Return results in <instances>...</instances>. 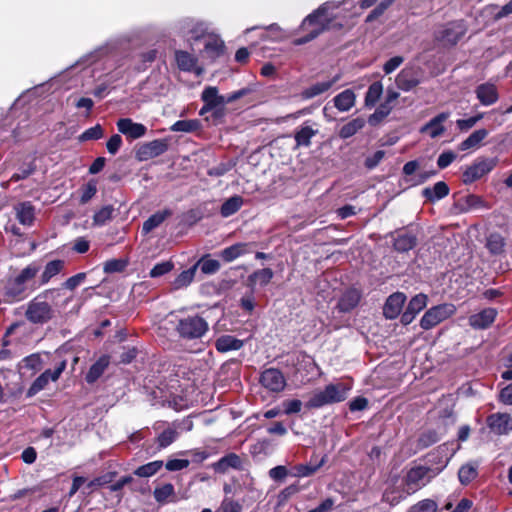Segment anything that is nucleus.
I'll use <instances>...</instances> for the list:
<instances>
[{
  "mask_svg": "<svg viewBox=\"0 0 512 512\" xmlns=\"http://www.w3.org/2000/svg\"><path fill=\"white\" fill-rule=\"evenodd\" d=\"M362 294L356 288L347 289L339 298L337 309L340 312L348 313L356 308L361 300Z\"/></svg>",
  "mask_w": 512,
  "mask_h": 512,
  "instance_id": "obj_21",
  "label": "nucleus"
},
{
  "mask_svg": "<svg viewBox=\"0 0 512 512\" xmlns=\"http://www.w3.org/2000/svg\"><path fill=\"white\" fill-rule=\"evenodd\" d=\"M348 388L343 383L328 384L315 393L305 404L308 409H318L325 405L339 403L347 398Z\"/></svg>",
  "mask_w": 512,
  "mask_h": 512,
  "instance_id": "obj_3",
  "label": "nucleus"
},
{
  "mask_svg": "<svg viewBox=\"0 0 512 512\" xmlns=\"http://www.w3.org/2000/svg\"><path fill=\"white\" fill-rule=\"evenodd\" d=\"M16 218L20 224L31 226L35 219V208L31 202H20L14 206Z\"/></svg>",
  "mask_w": 512,
  "mask_h": 512,
  "instance_id": "obj_28",
  "label": "nucleus"
},
{
  "mask_svg": "<svg viewBox=\"0 0 512 512\" xmlns=\"http://www.w3.org/2000/svg\"><path fill=\"white\" fill-rule=\"evenodd\" d=\"M356 101V95L351 89H346L333 98L334 106L341 112L349 111Z\"/></svg>",
  "mask_w": 512,
  "mask_h": 512,
  "instance_id": "obj_33",
  "label": "nucleus"
},
{
  "mask_svg": "<svg viewBox=\"0 0 512 512\" xmlns=\"http://www.w3.org/2000/svg\"><path fill=\"white\" fill-rule=\"evenodd\" d=\"M178 33L190 40L203 39L206 36V27L202 22L195 21L194 19H183L176 25Z\"/></svg>",
  "mask_w": 512,
  "mask_h": 512,
  "instance_id": "obj_11",
  "label": "nucleus"
},
{
  "mask_svg": "<svg viewBox=\"0 0 512 512\" xmlns=\"http://www.w3.org/2000/svg\"><path fill=\"white\" fill-rule=\"evenodd\" d=\"M442 468L433 469L427 466H415L408 470L404 477V483L408 493H414L421 489L434 478Z\"/></svg>",
  "mask_w": 512,
  "mask_h": 512,
  "instance_id": "obj_6",
  "label": "nucleus"
},
{
  "mask_svg": "<svg viewBox=\"0 0 512 512\" xmlns=\"http://www.w3.org/2000/svg\"><path fill=\"white\" fill-rule=\"evenodd\" d=\"M456 312V307L452 303H442L429 308L420 320V327L423 330H430L453 316Z\"/></svg>",
  "mask_w": 512,
  "mask_h": 512,
  "instance_id": "obj_7",
  "label": "nucleus"
},
{
  "mask_svg": "<svg viewBox=\"0 0 512 512\" xmlns=\"http://www.w3.org/2000/svg\"><path fill=\"white\" fill-rule=\"evenodd\" d=\"M194 266H196V270L200 268L204 274L210 275L217 272L220 269L221 264L215 259L202 257L194 264Z\"/></svg>",
  "mask_w": 512,
  "mask_h": 512,
  "instance_id": "obj_44",
  "label": "nucleus"
},
{
  "mask_svg": "<svg viewBox=\"0 0 512 512\" xmlns=\"http://www.w3.org/2000/svg\"><path fill=\"white\" fill-rule=\"evenodd\" d=\"M488 135L486 129H478L474 131L467 139L460 144L461 150L473 149L479 146L482 140Z\"/></svg>",
  "mask_w": 512,
  "mask_h": 512,
  "instance_id": "obj_42",
  "label": "nucleus"
},
{
  "mask_svg": "<svg viewBox=\"0 0 512 512\" xmlns=\"http://www.w3.org/2000/svg\"><path fill=\"white\" fill-rule=\"evenodd\" d=\"M395 0H382L366 17V22H373L380 17Z\"/></svg>",
  "mask_w": 512,
  "mask_h": 512,
  "instance_id": "obj_54",
  "label": "nucleus"
},
{
  "mask_svg": "<svg viewBox=\"0 0 512 512\" xmlns=\"http://www.w3.org/2000/svg\"><path fill=\"white\" fill-rule=\"evenodd\" d=\"M103 136V129L101 125L97 124L91 128L85 130L81 135H79L78 140L80 142H86L91 140H98Z\"/></svg>",
  "mask_w": 512,
  "mask_h": 512,
  "instance_id": "obj_51",
  "label": "nucleus"
},
{
  "mask_svg": "<svg viewBox=\"0 0 512 512\" xmlns=\"http://www.w3.org/2000/svg\"><path fill=\"white\" fill-rule=\"evenodd\" d=\"M172 215V210L164 209L152 214L147 220L144 221L142 232L144 234L150 233L155 228L159 227L168 217Z\"/></svg>",
  "mask_w": 512,
  "mask_h": 512,
  "instance_id": "obj_34",
  "label": "nucleus"
},
{
  "mask_svg": "<svg viewBox=\"0 0 512 512\" xmlns=\"http://www.w3.org/2000/svg\"><path fill=\"white\" fill-rule=\"evenodd\" d=\"M440 440L439 435L437 431L431 429L424 431L420 434V436L417 439V447L419 449H426L435 443H437Z\"/></svg>",
  "mask_w": 512,
  "mask_h": 512,
  "instance_id": "obj_47",
  "label": "nucleus"
},
{
  "mask_svg": "<svg viewBox=\"0 0 512 512\" xmlns=\"http://www.w3.org/2000/svg\"><path fill=\"white\" fill-rule=\"evenodd\" d=\"M243 205V198L239 195L226 199V217L236 213Z\"/></svg>",
  "mask_w": 512,
  "mask_h": 512,
  "instance_id": "obj_61",
  "label": "nucleus"
},
{
  "mask_svg": "<svg viewBox=\"0 0 512 512\" xmlns=\"http://www.w3.org/2000/svg\"><path fill=\"white\" fill-rule=\"evenodd\" d=\"M64 265L65 262L63 260H53L48 262L41 274V284H47L51 278L58 275L64 268Z\"/></svg>",
  "mask_w": 512,
  "mask_h": 512,
  "instance_id": "obj_39",
  "label": "nucleus"
},
{
  "mask_svg": "<svg viewBox=\"0 0 512 512\" xmlns=\"http://www.w3.org/2000/svg\"><path fill=\"white\" fill-rule=\"evenodd\" d=\"M450 188L444 181H439L433 186L425 187L422 190V196L429 203H435L449 195Z\"/></svg>",
  "mask_w": 512,
  "mask_h": 512,
  "instance_id": "obj_25",
  "label": "nucleus"
},
{
  "mask_svg": "<svg viewBox=\"0 0 512 512\" xmlns=\"http://www.w3.org/2000/svg\"><path fill=\"white\" fill-rule=\"evenodd\" d=\"M202 100L204 106L200 109L199 114L204 116L206 122L210 125H220L224 122V101L223 97L218 94L216 87H207L202 92Z\"/></svg>",
  "mask_w": 512,
  "mask_h": 512,
  "instance_id": "obj_2",
  "label": "nucleus"
},
{
  "mask_svg": "<svg viewBox=\"0 0 512 512\" xmlns=\"http://www.w3.org/2000/svg\"><path fill=\"white\" fill-rule=\"evenodd\" d=\"M332 3L326 2L316 9L313 13L309 14L302 22L301 29L307 31L308 34L304 37H300L294 40L295 45H303L326 30H330L335 27H341V24H334V15L330 12L334 9Z\"/></svg>",
  "mask_w": 512,
  "mask_h": 512,
  "instance_id": "obj_1",
  "label": "nucleus"
},
{
  "mask_svg": "<svg viewBox=\"0 0 512 512\" xmlns=\"http://www.w3.org/2000/svg\"><path fill=\"white\" fill-rule=\"evenodd\" d=\"M97 192V184L94 180L89 181L82 188V194L80 197V202L82 204L87 203Z\"/></svg>",
  "mask_w": 512,
  "mask_h": 512,
  "instance_id": "obj_62",
  "label": "nucleus"
},
{
  "mask_svg": "<svg viewBox=\"0 0 512 512\" xmlns=\"http://www.w3.org/2000/svg\"><path fill=\"white\" fill-rule=\"evenodd\" d=\"M383 93V85L381 82H374L372 83L365 96V104L366 106L372 107L374 106L377 101L379 100L380 96Z\"/></svg>",
  "mask_w": 512,
  "mask_h": 512,
  "instance_id": "obj_46",
  "label": "nucleus"
},
{
  "mask_svg": "<svg viewBox=\"0 0 512 512\" xmlns=\"http://www.w3.org/2000/svg\"><path fill=\"white\" fill-rule=\"evenodd\" d=\"M466 31L467 27L463 20L452 21L436 32L435 39L443 46H454L465 35Z\"/></svg>",
  "mask_w": 512,
  "mask_h": 512,
  "instance_id": "obj_8",
  "label": "nucleus"
},
{
  "mask_svg": "<svg viewBox=\"0 0 512 512\" xmlns=\"http://www.w3.org/2000/svg\"><path fill=\"white\" fill-rule=\"evenodd\" d=\"M324 464V459H322L319 464L315 466L307 465V464H299L295 466V476L298 477H308L313 475L322 465Z\"/></svg>",
  "mask_w": 512,
  "mask_h": 512,
  "instance_id": "obj_57",
  "label": "nucleus"
},
{
  "mask_svg": "<svg viewBox=\"0 0 512 512\" xmlns=\"http://www.w3.org/2000/svg\"><path fill=\"white\" fill-rule=\"evenodd\" d=\"M273 276L274 273L271 268L258 269L248 276L247 285L254 286L258 282L261 286H266Z\"/></svg>",
  "mask_w": 512,
  "mask_h": 512,
  "instance_id": "obj_37",
  "label": "nucleus"
},
{
  "mask_svg": "<svg viewBox=\"0 0 512 512\" xmlns=\"http://www.w3.org/2000/svg\"><path fill=\"white\" fill-rule=\"evenodd\" d=\"M163 466V461L155 460L139 466L134 470V475L138 477H151L155 475Z\"/></svg>",
  "mask_w": 512,
  "mask_h": 512,
  "instance_id": "obj_43",
  "label": "nucleus"
},
{
  "mask_svg": "<svg viewBox=\"0 0 512 512\" xmlns=\"http://www.w3.org/2000/svg\"><path fill=\"white\" fill-rule=\"evenodd\" d=\"M175 60L180 70L185 72H195L197 75L202 73V69L197 66V58L187 51L177 50Z\"/></svg>",
  "mask_w": 512,
  "mask_h": 512,
  "instance_id": "obj_24",
  "label": "nucleus"
},
{
  "mask_svg": "<svg viewBox=\"0 0 512 512\" xmlns=\"http://www.w3.org/2000/svg\"><path fill=\"white\" fill-rule=\"evenodd\" d=\"M27 287L20 282L16 277L8 280L5 286L4 296L9 303L18 302L26 298Z\"/></svg>",
  "mask_w": 512,
  "mask_h": 512,
  "instance_id": "obj_23",
  "label": "nucleus"
},
{
  "mask_svg": "<svg viewBox=\"0 0 512 512\" xmlns=\"http://www.w3.org/2000/svg\"><path fill=\"white\" fill-rule=\"evenodd\" d=\"M252 243H237L226 248V262L235 260L236 258L252 252Z\"/></svg>",
  "mask_w": 512,
  "mask_h": 512,
  "instance_id": "obj_40",
  "label": "nucleus"
},
{
  "mask_svg": "<svg viewBox=\"0 0 512 512\" xmlns=\"http://www.w3.org/2000/svg\"><path fill=\"white\" fill-rule=\"evenodd\" d=\"M196 266H192L189 269L182 271L173 281L172 287L175 290H179L187 287L193 281L196 274Z\"/></svg>",
  "mask_w": 512,
  "mask_h": 512,
  "instance_id": "obj_41",
  "label": "nucleus"
},
{
  "mask_svg": "<svg viewBox=\"0 0 512 512\" xmlns=\"http://www.w3.org/2000/svg\"><path fill=\"white\" fill-rule=\"evenodd\" d=\"M497 315V309L485 308L469 317V325L474 329H487L494 323Z\"/></svg>",
  "mask_w": 512,
  "mask_h": 512,
  "instance_id": "obj_17",
  "label": "nucleus"
},
{
  "mask_svg": "<svg viewBox=\"0 0 512 512\" xmlns=\"http://www.w3.org/2000/svg\"><path fill=\"white\" fill-rule=\"evenodd\" d=\"M168 149V144L165 140L156 139L143 144L139 148V155L141 157L155 158L163 154Z\"/></svg>",
  "mask_w": 512,
  "mask_h": 512,
  "instance_id": "obj_29",
  "label": "nucleus"
},
{
  "mask_svg": "<svg viewBox=\"0 0 512 512\" xmlns=\"http://www.w3.org/2000/svg\"><path fill=\"white\" fill-rule=\"evenodd\" d=\"M365 119L362 117H357L344 124L339 130V137L342 139H347L355 135L358 131H360L365 126Z\"/></svg>",
  "mask_w": 512,
  "mask_h": 512,
  "instance_id": "obj_38",
  "label": "nucleus"
},
{
  "mask_svg": "<svg viewBox=\"0 0 512 512\" xmlns=\"http://www.w3.org/2000/svg\"><path fill=\"white\" fill-rule=\"evenodd\" d=\"M506 242L504 237L497 232L489 234L486 240V248L491 255H501L505 251Z\"/></svg>",
  "mask_w": 512,
  "mask_h": 512,
  "instance_id": "obj_36",
  "label": "nucleus"
},
{
  "mask_svg": "<svg viewBox=\"0 0 512 512\" xmlns=\"http://www.w3.org/2000/svg\"><path fill=\"white\" fill-rule=\"evenodd\" d=\"M487 424L498 434H507L512 430V417L507 413H496L488 416Z\"/></svg>",
  "mask_w": 512,
  "mask_h": 512,
  "instance_id": "obj_22",
  "label": "nucleus"
},
{
  "mask_svg": "<svg viewBox=\"0 0 512 512\" xmlns=\"http://www.w3.org/2000/svg\"><path fill=\"white\" fill-rule=\"evenodd\" d=\"M114 49H116V42H114V41L108 42L105 46H102L99 49H97L93 54L87 56L85 59L80 60L76 65H83L84 63L88 62L90 59L94 60L97 57H100V56H103L105 54L112 52Z\"/></svg>",
  "mask_w": 512,
  "mask_h": 512,
  "instance_id": "obj_53",
  "label": "nucleus"
},
{
  "mask_svg": "<svg viewBox=\"0 0 512 512\" xmlns=\"http://www.w3.org/2000/svg\"><path fill=\"white\" fill-rule=\"evenodd\" d=\"M86 279V273L81 272L78 273L70 278H68L63 284V288L68 290H74L76 287H78L80 284L84 282Z\"/></svg>",
  "mask_w": 512,
  "mask_h": 512,
  "instance_id": "obj_64",
  "label": "nucleus"
},
{
  "mask_svg": "<svg viewBox=\"0 0 512 512\" xmlns=\"http://www.w3.org/2000/svg\"><path fill=\"white\" fill-rule=\"evenodd\" d=\"M475 93L477 99L484 106H490L496 103L499 98L496 86L491 83L480 84L477 86Z\"/></svg>",
  "mask_w": 512,
  "mask_h": 512,
  "instance_id": "obj_27",
  "label": "nucleus"
},
{
  "mask_svg": "<svg viewBox=\"0 0 512 512\" xmlns=\"http://www.w3.org/2000/svg\"><path fill=\"white\" fill-rule=\"evenodd\" d=\"M495 166V162H474L464 168L462 182L466 185L472 184L488 174Z\"/></svg>",
  "mask_w": 512,
  "mask_h": 512,
  "instance_id": "obj_14",
  "label": "nucleus"
},
{
  "mask_svg": "<svg viewBox=\"0 0 512 512\" xmlns=\"http://www.w3.org/2000/svg\"><path fill=\"white\" fill-rule=\"evenodd\" d=\"M427 301V295L419 293L410 299L408 305L406 306V309H408L414 315H417L426 307Z\"/></svg>",
  "mask_w": 512,
  "mask_h": 512,
  "instance_id": "obj_48",
  "label": "nucleus"
},
{
  "mask_svg": "<svg viewBox=\"0 0 512 512\" xmlns=\"http://www.w3.org/2000/svg\"><path fill=\"white\" fill-rule=\"evenodd\" d=\"M200 121L197 119H187V120H179L176 121L171 126V131L173 132H193L200 128Z\"/></svg>",
  "mask_w": 512,
  "mask_h": 512,
  "instance_id": "obj_45",
  "label": "nucleus"
},
{
  "mask_svg": "<svg viewBox=\"0 0 512 512\" xmlns=\"http://www.w3.org/2000/svg\"><path fill=\"white\" fill-rule=\"evenodd\" d=\"M261 385L271 392H281L286 386L283 373L277 368L265 369L259 379Z\"/></svg>",
  "mask_w": 512,
  "mask_h": 512,
  "instance_id": "obj_12",
  "label": "nucleus"
},
{
  "mask_svg": "<svg viewBox=\"0 0 512 512\" xmlns=\"http://www.w3.org/2000/svg\"><path fill=\"white\" fill-rule=\"evenodd\" d=\"M55 292L56 290H46L28 303L25 312L28 321L33 324H43L53 318L54 311L51 305L43 300V298L47 299Z\"/></svg>",
  "mask_w": 512,
  "mask_h": 512,
  "instance_id": "obj_4",
  "label": "nucleus"
},
{
  "mask_svg": "<svg viewBox=\"0 0 512 512\" xmlns=\"http://www.w3.org/2000/svg\"><path fill=\"white\" fill-rule=\"evenodd\" d=\"M289 474L286 466L278 465L269 470V476L276 482H282Z\"/></svg>",
  "mask_w": 512,
  "mask_h": 512,
  "instance_id": "obj_63",
  "label": "nucleus"
},
{
  "mask_svg": "<svg viewBox=\"0 0 512 512\" xmlns=\"http://www.w3.org/2000/svg\"><path fill=\"white\" fill-rule=\"evenodd\" d=\"M338 79L339 77L336 76L332 80L312 84L301 92V97L307 100L321 95L327 92L338 81Z\"/></svg>",
  "mask_w": 512,
  "mask_h": 512,
  "instance_id": "obj_30",
  "label": "nucleus"
},
{
  "mask_svg": "<svg viewBox=\"0 0 512 512\" xmlns=\"http://www.w3.org/2000/svg\"><path fill=\"white\" fill-rule=\"evenodd\" d=\"M66 368V362L62 361L57 368L54 370H46L44 371L40 376H38L29 389L27 390L26 396L31 398L38 394L40 391L45 389V387L48 385L50 381H57L59 377L61 376L62 372Z\"/></svg>",
  "mask_w": 512,
  "mask_h": 512,
  "instance_id": "obj_10",
  "label": "nucleus"
},
{
  "mask_svg": "<svg viewBox=\"0 0 512 512\" xmlns=\"http://www.w3.org/2000/svg\"><path fill=\"white\" fill-rule=\"evenodd\" d=\"M110 357L108 355L101 356L89 369L85 376V380L89 384L96 382L109 366Z\"/></svg>",
  "mask_w": 512,
  "mask_h": 512,
  "instance_id": "obj_32",
  "label": "nucleus"
},
{
  "mask_svg": "<svg viewBox=\"0 0 512 512\" xmlns=\"http://www.w3.org/2000/svg\"><path fill=\"white\" fill-rule=\"evenodd\" d=\"M207 322L198 315L180 318L175 326L178 336L184 340L201 338L207 331Z\"/></svg>",
  "mask_w": 512,
  "mask_h": 512,
  "instance_id": "obj_5",
  "label": "nucleus"
},
{
  "mask_svg": "<svg viewBox=\"0 0 512 512\" xmlns=\"http://www.w3.org/2000/svg\"><path fill=\"white\" fill-rule=\"evenodd\" d=\"M118 131L130 139H139L145 136L147 127L141 123H136L130 118H121L117 121Z\"/></svg>",
  "mask_w": 512,
  "mask_h": 512,
  "instance_id": "obj_16",
  "label": "nucleus"
},
{
  "mask_svg": "<svg viewBox=\"0 0 512 512\" xmlns=\"http://www.w3.org/2000/svg\"><path fill=\"white\" fill-rule=\"evenodd\" d=\"M319 128L316 123L310 121L304 122L295 132V141L297 146H309L311 138L318 134Z\"/></svg>",
  "mask_w": 512,
  "mask_h": 512,
  "instance_id": "obj_26",
  "label": "nucleus"
},
{
  "mask_svg": "<svg viewBox=\"0 0 512 512\" xmlns=\"http://www.w3.org/2000/svg\"><path fill=\"white\" fill-rule=\"evenodd\" d=\"M178 436V431L174 426H169L162 433L159 434L157 438V443L160 448H166L170 444H172Z\"/></svg>",
  "mask_w": 512,
  "mask_h": 512,
  "instance_id": "obj_49",
  "label": "nucleus"
},
{
  "mask_svg": "<svg viewBox=\"0 0 512 512\" xmlns=\"http://www.w3.org/2000/svg\"><path fill=\"white\" fill-rule=\"evenodd\" d=\"M393 240V247L399 253L412 250L418 242L416 235L407 230L397 231Z\"/></svg>",
  "mask_w": 512,
  "mask_h": 512,
  "instance_id": "obj_20",
  "label": "nucleus"
},
{
  "mask_svg": "<svg viewBox=\"0 0 512 512\" xmlns=\"http://www.w3.org/2000/svg\"><path fill=\"white\" fill-rule=\"evenodd\" d=\"M174 265L171 261H164L156 264L149 272L151 278H157L169 273Z\"/></svg>",
  "mask_w": 512,
  "mask_h": 512,
  "instance_id": "obj_56",
  "label": "nucleus"
},
{
  "mask_svg": "<svg viewBox=\"0 0 512 512\" xmlns=\"http://www.w3.org/2000/svg\"><path fill=\"white\" fill-rule=\"evenodd\" d=\"M477 476V471L470 465H463L458 471V478L461 484L467 485Z\"/></svg>",
  "mask_w": 512,
  "mask_h": 512,
  "instance_id": "obj_52",
  "label": "nucleus"
},
{
  "mask_svg": "<svg viewBox=\"0 0 512 512\" xmlns=\"http://www.w3.org/2000/svg\"><path fill=\"white\" fill-rule=\"evenodd\" d=\"M204 52L211 58L217 57L223 52V41L213 35H206L203 38Z\"/></svg>",
  "mask_w": 512,
  "mask_h": 512,
  "instance_id": "obj_35",
  "label": "nucleus"
},
{
  "mask_svg": "<svg viewBox=\"0 0 512 512\" xmlns=\"http://www.w3.org/2000/svg\"><path fill=\"white\" fill-rule=\"evenodd\" d=\"M437 504L434 500L424 499L414 505L410 512H436Z\"/></svg>",
  "mask_w": 512,
  "mask_h": 512,
  "instance_id": "obj_59",
  "label": "nucleus"
},
{
  "mask_svg": "<svg viewBox=\"0 0 512 512\" xmlns=\"http://www.w3.org/2000/svg\"><path fill=\"white\" fill-rule=\"evenodd\" d=\"M39 271V268L37 265H28L27 267H25L24 269L21 270V272L16 276V278L22 282L24 285H26V283L33 279L36 274L38 273Z\"/></svg>",
  "mask_w": 512,
  "mask_h": 512,
  "instance_id": "obj_60",
  "label": "nucleus"
},
{
  "mask_svg": "<svg viewBox=\"0 0 512 512\" xmlns=\"http://www.w3.org/2000/svg\"><path fill=\"white\" fill-rule=\"evenodd\" d=\"M287 365H291L295 373L312 374L318 368L314 358L305 351H295L287 355Z\"/></svg>",
  "mask_w": 512,
  "mask_h": 512,
  "instance_id": "obj_9",
  "label": "nucleus"
},
{
  "mask_svg": "<svg viewBox=\"0 0 512 512\" xmlns=\"http://www.w3.org/2000/svg\"><path fill=\"white\" fill-rule=\"evenodd\" d=\"M165 401L168 403L169 407L173 408L176 411H181L188 408L190 403V401L186 397L180 395H171Z\"/></svg>",
  "mask_w": 512,
  "mask_h": 512,
  "instance_id": "obj_55",
  "label": "nucleus"
},
{
  "mask_svg": "<svg viewBox=\"0 0 512 512\" xmlns=\"http://www.w3.org/2000/svg\"><path fill=\"white\" fill-rule=\"evenodd\" d=\"M406 299L405 293L400 291L389 295L383 305L384 317L389 320L396 319L401 314Z\"/></svg>",
  "mask_w": 512,
  "mask_h": 512,
  "instance_id": "obj_15",
  "label": "nucleus"
},
{
  "mask_svg": "<svg viewBox=\"0 0 512 512\" xmlns=\"http://www.w3.org/2000/svg\"><path fill=\"white\" fill-rule=\"evenodd\" d=\"M153 496L160 505L176 502L175 488L171 483H165L155 487Z\"/></svg>",
  "mask_w": 512,
  "mask_h": 512,
  "instance_id": "obj_31",
  "label": "nucleus"
},
{
  "mask_svg": "<svg viewBox=\"0 0 512 512\" xmlns=\"http://www.w3.org/2000/svg\"><path fill=\"white\" fill-rule=\"evenodd\" d=\"M449 113L443 112L432 118L428 123L421 127L420 132L435 139L444 134L446 131L444 122L448 119Z\"/></svg>",
  "mask_w": 512,
  "mask_h": 512,
  "instance_id": "obj_18",
  "label": "nucleus"
},
{
  "mask_svg": "<svg viewBox=\"0 0 512 512\" xmlns=\"http://www.w3.org/2000/svg\"><path fill=\"white\" fill-rule=\"evenodd\" d=\"M419 162H406L403 167L404 180L409 186H417L437 174L436 170L418 172Z\"/></svg>",
  "mask_w": 512,
  "mask_h": 512,
  "instance_id": "obj_13",
  "label": "nucleus"
},
{
  "mask_svg": "<svg viewBox=\"0 0 512 512\" xmlns=\"http://www.w3.org/2000/svg\"><path fill=\"white\" fill-rule=\"evenodd\" d=\"M113 213V208L111 206H105L101 208L98 212L94 214L93 221L94 224L102 226L109 219H111Z\"/></svg>",
  "mask_w": 512,
  "mask_h": 512,
  "instance_id": "obj_58",
  "label": "nucleus"
},
{
  "mask_svg": "<svg viewBox=\"0 0 512 512\" xmlns=\"http://www.w3.org/2000/svg\"><path fill=\"white\" fill-rule=\"evenodd\" d=\"M420 83L419 72L415 68H404L396 77V85L403 91H410Z\"/></svg>",
  "mask_w": 512,
  "mask_h": 512,
  "instance_id": "obj_19",
  "label": "nucleus"
},
{
  "mask_svg": "<svg viewBox=\"0 0 512 512\" xmlns=\"http://www.w3.org/2000/svg\"><path fill=\"white\" fill-rule=\"evenodd\" d=\"M299 491H300V487L296 483L285 487L277 495V505L278 506L285 505L289 501V499L292 496H294L295 494H297Z\"/></svg>",
  "mask_w": 512,
  "mask_h": 512,
  "instance_id": "obj_50",
  "label": "nucleus"
}]
</instances>
